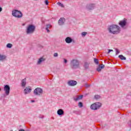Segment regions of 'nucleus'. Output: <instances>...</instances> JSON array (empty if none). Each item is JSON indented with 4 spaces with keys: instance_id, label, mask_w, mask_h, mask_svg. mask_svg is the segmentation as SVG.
Instances as JSON below:
<instances>
[{
    "instance_id": "obj_22",
    "label": "nucleus",
    "mask_w": 131,
    "mask_h": 131,
    "mask_svg": "<svg viewBox=\"0 0 131 131\" xmlns=\"http://www.w3.org/2000/svg\"><path fill=\"white\" fill-rule=\"evenodd\" d=\"M78 106L80 108H82V107H83V104H82V102H79L78 104Z\"/></svg>"
},
{
    "instance_id": "obj_17",
    "label": "nucleus",
    "mask_w": 131,
    "mask_h": 131,
    "mask_svg": "<svg viewBox=\"0 0 131 131\" xmlns=\"http://www.w3.org/2000/svg\"><path fill=\"white\" fill-rule=\"evenodd\" d=\"M83 97V95L77 96L76 97L74 98V101H79V100L82 99Z\"/></svg>"
},
{
    "instance_id": "obj_15",
    "label": "nucleus",
    "mask_w": 131,
    "mask_h": 131,
    "mask_svg": "<svg viewBox=\"0 0 131 131\" xmlns=\"http://www.w3.org/2000/svg\"><path fill=\"white\" fill-rule=\"evenodd\" d=\"M73 41V39H72V38H71L70 37H67L66 39H65V41L66 42H67V43H71V42Z\"/></svg>"
},
{
    "instance_id": "obj_8",
    "label": "nucleus",
    "mask_w": 131,
    "mask_h": 131,
    "mask_svg": "<svg viewBox=\"0 0 131 131\" xmlns=\"http://www.w3.org/2000/svg\"><path fill=\"white\" fill-rule=\"evenodd\" d=\"M10 90H11V88L9 85L6 84L4 86V91L5 92V97H7V96L10 95Z\"/></svg>"
},
{
    "instance_id": "obj_29",
    "label": "nucleus",
    "mask_w": 131,
    "mask_h": 131,
    "mask_svg": "<svg viewBox=\"0 0 131 131\" xmlns=\"http://www.w3.org/2000/svg\"><path fill=\"white\" fill-rule=\"evenodd\" d=\"M97 70L98 72H100L101 70H102V69L101 68V67H98L97 68Z\"/></svg>"
},
{
    "instance_id": "obj_2",
    "label": "nucleus",
    "mask_w": 131,
    "mask_h": 131,
    "mask_svg": "<svg viewBox=\"0 0 131 131\" xmlns=\"http://www.w3.org/2000/svg\"><path fill=\"white\" fill-rule=\"evenodd\" d=\"M70 65L72 69H78L80 66L79 60L77 59H73L71 60Z\"/></svg>"
},
{
    "instance_id": "obj_40",
    "label": "nucleus",
    "mask_w": 131,
    "mask_h": 131,
    "mask_svg": "<svg viewBox=\"0 0 131 131\" xmlns=\"http://www.w3.org/2000/svg\"><path fill=\"white\" fill-rule=\"evenodd\" d=\"M0 92H2V88H0Z\"/></svg>"
},
{
    "instance_id": "obj_1",
    "label": "nucleus",
    "mask_w": 131,
    "mask_h": 131,
    "mask_svg": "<svg viewBox=\"0 0 131 131\" xmlns=\"http://www.w3.org/2000/svg\"><path fill=\"white\" fill-rule=\"evenodd\" d=\"M107 30L112 34L117 35L120 33L121 29L117 25H112L107 28Z\"/></svg>"
},
{
    "instance_id": "obj_37",
    "label": "nucleus",
    "mask_w": 131,
    "mask_h": 131,
    "mask_svg": "<svg viewBox=\"0 0 131 131\" xmlns=\"http://www.w3.org/2000/svg\"><path fill=\"white\" fill-rule=\"evenodd\" d=\"M19 131H25L24 129H20Z\"/></svg>"
},
{
    "instance_id": "obj_4",
    "label": "nucleus",
    "mask_w": 131,
    "mask_h": 131,
    "mask_svg": "<svg viewBox=\"0 0 131 131\" xmlns=\"http://www.w3.org/2000/svg\"><path fill=\"white\" fill-rule=\"evenodd\" d=\"M12 15L16 18H22L23 17V14L21 12V11L16 9L12 10Z\"/></svg>"
},
{
    "instance_id": "obj_33",
    "label": "nucleus",
    "mask_w": 131,
    "mask_h": 131,
    "mask_svg": "<svg viewBox=\"0 0 131 131\" xmlns=\"http://www.w3.org/2000/svg\"><path fill=\"white\" fill-rule=\"evenodd\" d=\"M45 4L47 6H48L49 5V1L48 0H46L45 1Z\"/></svg>"
},
{
    "instance_id": "obj_38",
    "label": "nucleus",
    "mask_w": 131,
    "mask_h": 131,
    "mask_svg": "<svg viewBox=\"0 0 131 131\" xmlns=\"http://www.w3.org/2000/svg\"><path fill=\"white\" fill-rule=\"evenodd\" d=\"M3 11V8L2 7H0V12H2Z\"/></svg>"
},
{
    "instance_id": "obj_11",
    "label": "nucleus",
    "mask_w": 131,
    "mask_h": 131,
    "mask_svg": "<svg viewBox=\"0 0 131 131\" xmlns=\"http://www.w3.org/2000/svg\"><path fill=\"white\" fill-rule=\"evenodd\" d=\"M68 84L70 86H74L77 84V81L75 80H70L68 81Z\"/></svg>"
},
{
    "instance_id": "obj_36",
    "label": "nucleus",
    "mask_w": 131,
    "mask_h": 131,
    "mask_svg": "<svg viewBox=\"0 0 131 131\" xmlns=\"http://www.w3.org/2000/svg\"><path fill=\"white\" fill-rule=\"evenodd\" d=\"M110 52H113V50H110V49H109L107 54H109V53H110Z\"/></svg>"
},
{
    "instance_id": "obj_20",
    "label": "nucleus",
    "mask_w": 131,
    "mask_h": 131,
    "mask_svg": "<svg viewBox=\"0 0 131 131\" xmlns=\"http://www.w3.org/2000/svg\"><path fill=\"white\" fill-rule=\"evenodd\" d=\"M89 65H90V63L85 62V63L84 64V67L85 69H88V68H89Z\"/></svg>"
},
{
    "instance_id": "obj_14",
    "label": "nucleus",
    "mask_w": 131,
    "mask_h": 131,
    "mask_svg": "<svg viewBox=\"0 0 131 131\" xmlns=\"http://www.w3.org/2000/svg\"><path fill=\"white\" fill-rule=\"evenodd\" d=\"M65 22V18H60V19L58 20V24L59 25H64V23Z\"/></svg>"
},
{
    "instance_id": "obj_28",
    "label": "nucleus",
    "mask_w": 131,
    "mask_h": 131,
    "mask_svg": "<svg viewBox=\"0 0 131 131\" xmlns=\"http://www.w3.org/2000/svg\"><path fill=\"white\" fill-rule=\"evenodd\" d=\"M116 50V55H118V54H119L120 52L119 50L118 49H115Z\"/></svg>"
},
{
    "instance_id": "obj_7",
    "label": "nucleus",
    "mask_w": 131,
    "mask_h": 131,
    "mask_svg": "<svg viewBox=\"0 0 131 131\" xmlns=\"http://www.w3.org/2000/svg\"><path fill=\"white\" fill-rule=\"evenodd\" d=\"M127 23L126 19L124 18V19L119 21V25L123 29H126V28H127V27H126Z\"/></svg>"
},
{
    "instance_id": "obj_10",
    "label": "nucleus",
    "mask_w": 131,
    "mask_h": 131,
    "mask_svg": "<svg viewBox=\"0 0 131 131\" xmlns=\"http://www.w3.org/2000/svg\"><path fill=\"white\" fill-rule=\"evenodd\" d=\"M31 91H32V89H31V87L28 86V87H26L24 89V93L25 95H27V94L31 93Z\"/></svg>"
},
{
    "instance_id": "obj_6",
    "label": "nucleus",
    "mask_w": 131,
    "mask_h": 131,
    "mask_svg": "<svg viewBox=\"0 0 131 131\" xmlns=\"http://www.w3.org/2000/svg\"><path fill=\"white\" fill-rule=\"evenodd\" d=\"M102 106V103L100 102H96L93 104H92L91 105V109L92 110H98V109H99L100 107Z\"/></svg>"
},
{
    "instance_id": "obj_26",
    "label": "nucleus",
    "mask_w": 131,
    "mask_h": 131,
    "mask_svg": "<svg viewBox=\"0 0 131 131\" xmlns=\"http://www.w3.org/2000/svg\"><path fill=\"white\" fill-rule=\"evenodd\" d=\"M94 60L95 64H99V60L98 59L94 58Z\"/></svg>"
},
{
    "instance_id": "obj_34",
    "label": "nucleus",
    "mask_w": 131,
    "mask_h": 131,
    "mask_svg": "<svg viewBox=\"0 0 131 131\" xmlns=\"http://www.w3.org/2000/svg\"><path fill=\"white\" fill-rule=\"evenodd\" d=\"M85 88H90V86H91V85H89L87 83H85Z\"/></svg>"
},
{
    "instance_id": "obj_16",
    "label": "nucleus",
    "mask_w": 131,
    "mask_h": 131,
    "mask_svg": "<svg viewBox=\"0 0 131 131\" xmlns=\"http://www.w3.org/2000/svg\"><path fill=\"white\" fill-rule=\"evenodd\" d=\"M20 85L22 88H25L26 86V78L21 80Z\"/></svg>"
},
{
    "instance_id": "obj_39",
    "label": "nucleus",
    "mask_w": 131,
    "mask_h": 131,
    "mask_svg": "<svg viewBox=\"0 0 131 131\" xmlns=\"http://www.w3.org/2000/svg\"><path fill=\"white\" fill-rule=\"evenodd\" d=\"M34 102H35V101H34V100H31V102H32V103H34Z\"/></svg>"
},
{
    "instance_id": "obj_5",
    "label": "nucleus",
    "mask_w": 131,
    "mask_h": 131,
    "mask_svg": "<svg viewBox=\"0 0 131 131\" xmlns=\"http://www.w3.org/2000/svg\"><path fill=\"white\" fill-rule=\"evenodd\" d=\"M34 95L35 96H42L43 94V90L40 88H37L34 90Z\"/></svg>"
},
{
    "instance_id": "obj_27",
    "label": "nucleus",
    "mask_w": 131,
    "mask_h": 131,
    "mask_svg": "<svg viewBox=\"0 0 131 131\" xmlns=\"http://www.w3.org/2000/svg\"><path fill=\"white\" fill-rule=\"evenodd\" d=\"M95 99H96V100H98V99H100V98H101V96H100V95H95Z\"/></svg>"
},
{
    "instance_id": "obj_41",
    "label": "nucleus",
    "mask_w": 131,
    "mask_h": 131,
    "mask_svg": "<svg viewBox=\"0 0 131 131\" xmlns=\"http://www.w3.org/2000/svg\"><path fill=\"white\" fill-rule=\"evenodd\" d=\"M23 26H24V25H24V24H23Z\"/></svg>"
},
{
    "instance_id": "obj_19",
    "label": "nucleus",
    "mask_w": 131,
    "mask_h": 131,
    "mask_svg": "<svg viewBox=\"0 0 131 131\" xmlns=\"http://www.w3.org/2000/svg\"><path fill=\"white\" fill-rule=\"evenodd\" d=\"M52 28V25H47L46 26V30H47V32H50V30L49 29H51Z\"/></svg>"
},
{
    "instance_id": "obj_32",
    "label": "nucleus",
    "mask_w": 131,
    "mask_h": 131,
    "mask_svg": "<svg viewBox=\"0 0 131 131\" xmlns=\"http://www.w3.org/2000/svg\"><path fill=\"white\" fill-rule=\"evenodd\" d=\"M54 57H58V56H59V55L58 54V53H55L53 55Z\"/></svg>"
},
{
    "instance_id": "obj_9",
    "label": "nucleus",
    "mask_w": 131,
    "mask_h": 131,
    "mask_svg": "<svg viewBox=\"0 0 131 131\" xmlns=\"http://www.w3.org/2000/svg\"><path fill=\"white\" fill-rule=\"evenodd\" d=\"M95 8H96V5L95 4H88L86 6V9L88 10V11H92L94 10Z\"/></svg>"
},
{
    "instance_id": "obj_18",
    "label": "nucleus",
    "mask_w": 131,
    "mask_h": 131,
    "mask_svg": "<svg viewBox=\"0 0 131 131\" xmlns=\"http://www.w3.org/2000/svg\"><path fill=\"white\" fill-rule=\"evenodd\" d=\"M57 114L59 116L64 115V111L62 109H59L57 111Z\"/></svg>"
},
{
    "instance_id": "obj_12",
    "label": "nucleus",
    "mask_w": 131,
    "mask_h": 131,
    "mask_svg": "<svg viewBox=\"0 0 131 131\" xmlns=\"http://www.w3.org/2000/svg\"><path fill=\"white\" fill-rule=\"evenodd\" d=\"M46 61V59L43 57H41L40 58L38 59L37 62V65H40L42 62H45Z\"/></svg>"
},
{
    "instance_id": "obj_35",
    "label": "nucleus",
    "mask_w": 131,
    "mask_h": 131,
    "mask_svg": "<svg viewBox=\"0 0 131 131\" xmlns=\"http://www.w3.org/2000/svg\"><path fill=\"white\" fill-rule=\"evenodd\" d=\"M63 60H64V61H63L64 63H67L68 61H67V60L66 59L64 58Z\"/></svg>"
},
{
    "instance_id": "obj_25",
    "label": "nucleus",
    "mask_w": 131,
    "mask_h": 131,
    "mask_svg": "<svg viewBox=\"0 0 131 131\" xmlns=\"http://www.w3.org/2000/svg\"><path fill=\"white\" fill-rule=\"evenodd\" d=\"M57 5L59 6V7H61V8H64V5H63V4L60 3V2H58L57 3Z\"/></svg>"
},
{
    "instance_id": "obj_31",
    "label": "nucleus",
    "mask_w": 131,
    "mask_h": 131,
    "mask_svg": "<svg viewBox=\"0 0 131 131\" xmlns=\"http://www.w3.org/2000/svg\"><path fill=\"white\" fill-rule=\"evenodd\" d=\"M43 118H44V116L42 115H40L39 116V118H41V119H43Z\"/></svg>"
},
{
    "instance_id": "obj_21",
    "label": "nucleus",
    "mask_w": 131,
    "mask_h": 131,
    "mask_svg": "<svg viewBox=\"0 0 131 131\" xmlns=\"http://www.w3.org/2000/svg\"><path fill=\"white\" fill-rule=\"evenodd\" d=\"M119 58H120L121 60H126V58L122 55H119Z\"/></svg>"
},
{
    "instance_id": "obj_3",
    "label": "nucleus",
    "mask_w": 131,
    "mask_h": 131,
    "mask_svg": "<svg viewBox=\"0 0 131 131\" xmlns=\"http://www.w3.org/2000/svg\"><path fill=\"white\" fill-rule=\"evenodd\" d=\"M35 31V26L29 25L27 27L26 32L27 34H32Z\"/></svg>"
},
{
    "instance_id": "obj_23",
    "label": "nucleus",
    "mask_w": 131,
    "mask_h": 131,
    "mask_svg": "<svg viewBox=\"0 0 131 131\" xmlns=\"http://www.w3.org/2000/svg\"><path fill=\"white\" fill-rule=\"evenodd\" d=\"M13 47V45L9 43L7 45V48H8V49H11V48H12Z\"/></svg>"
},
{
    "instance_id": "obj_24",
    "label": "nucleus",
    "mask_w": 131,
    "mask_h": 131,
    "mask_svg": "<svg viewBox=\"0 0 131 131\" xmlns=\"http://www.w3.org/2000/svg\"><path fill=\"white\" fill-rule=\"evenodd\" d=\"M86 34H88V33L86 32H83L81 33V35L83 37H85V35H86Z\"/></svg>"
},
{
    "instance_id": "obj_13",
    "label": "nucleus",
    "mask_w": 131,
    "mask_h": 131,
    "mask_svg": "<svg viewBox=\"0 0 131 131\" xmlns=\"http://www.w3.org/2000/svg\"><path fill=\"white\" fill-rule=\"evenodd\" d=\"M7 60V55L4 54H0V62H4Z\"/></svg>"
},
{
    "instance_id": "obj_30",
    "label": "nucleus",
    "mask_w": 131,
    "mask_h": 131,
    "mask_svg": "<svg viewBox=\"0 0 131 131\" xmlns=\"http://www.w3.org/2000/svg\"><path fill=\"white\" fill-rule=\"evenodd\" d=\"M99 67H100L101 69H103V68H105V66L104 64L99 65Z\"/></svg>"
}]
</instances>
